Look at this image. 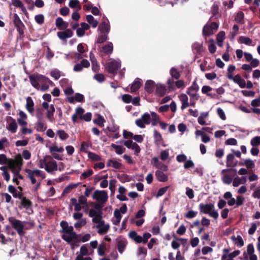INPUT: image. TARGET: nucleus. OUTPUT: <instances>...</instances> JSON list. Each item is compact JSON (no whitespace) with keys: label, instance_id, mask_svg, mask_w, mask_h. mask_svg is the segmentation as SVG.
Segmentation results:
<instances>
[{"label":"nucleus","instance_id":"38","mask_svg":"<svg viewBox=\"0 0 260 260\" xmlns=\"http://www.w3.org/2000/svg\"><path fill=\"white\" fill-rule=\"evenodd\" d=\"M91 146V144L90 143H87L86 142L83 141L81 144L80 150V151L88 153L90 151L87 150V148Z\"/></svg>","mask_w":260,"mask_h":260},{"label":"nucleus","instance_id":"2","mask_svg":"<svg viewBox=\"0 0 260 260\" xmlns=\"http://www.w3.org/2000/svg\"><path fill=\"white\" fill-rule=\"evenodd\" d=\"M199 209L200 213L208 214L215 219L218 217V213L214 210V205L212 203L207 204L201 203L199 206Z\"/></svg>","mask_w":260,"mask_h":260},{"label":"nucleus","instance_id":"8","mask_svg":"<svg viewBox=\"0 0 260 260\" xmlns=\"http://www.w3.org/2000/svg\"><path fill=\"white\" fill-rule=\"evenodd\" d=\"M120 63L115 60H113L107 63L105 69L109 74H116L118 69L120 68Z\"/></svg>","mask_w":260,"mask_h":260},{"label":"nucleus","instance_id":"6","mask_svg":"<svg viewBox=\"0 0 260 260\" xmlns=\"http://www.w3.org/2000/svg\"><path fill=\"white\" fill-rule=\"evenodd\" d=\"M150 115L148 113H145L140 119H137L135 121L136 124L141 128L145 127V124H149L151 123Z\"/></svg>","mask_w":260,"mask_h":260},{"label":"nucleus","instance_id":"15","mask_svg":"<svg viewBox=\"0 0 260 260\" xmlns=\"http://www.w3.org/2000/svg\"><path fill=\"white\" fill-rule=\"evenodd\" d=\"M50 160V161H48L46 167H45V170L49 173H51L52 171H56L57 170V162L52 159Z\"/></svg>","mask_w":260,"mask_h":260},{"label":"nucleus","instance_id":"4","mask_svg":"<svg viewBox=\"0 0 260 260\" xmlns=\"http://www.w3.org/2000/svg\"><path fill=\"white\" fill-rule=\"evenodd\" d=\"M8 220L11 224L12 228L17 232L20 236L24 235L23 230L24 227L21 221L13 217H9Z\"/></svg>","mask_w":260,"mask_h":260},{"label":"nucleus","instance_id":"10","mask_svg":"<svg viewBox=\"0 0 260 260\" xmlns=\"http://www.w3.org/2000/svg\"><path fill=\"white\" fill-rule=\"evenodd\" d=\"M199 90V86L197 83V79L194 80L191 85L187 89L186 93L189 96L196 97V100H198L199 96L194 91L197 92Z\"/></svg>","mask_w":260,"mask_h":260},{"label":"nucleus","instance_id":"58","mask_svg":"<svg viewBox=\"0 0 260 260\" xmlns=\"http://www.w3.org/2000/svg\"><path fill=\"white\" fill-rule=\"evenodd\" d=\"M106 249V245L105 243L100 244L98 248V253L99 255L103 256L105 255V252Z\"/></svg>","mask_w":260,"mask_h":260},{"label":"nucleus","instance_id":"1","mask_svg":"<svg viewBox=\"0 0 260 260\" xmlns=\"http://www.w3.org/2000/svg\"><path fill=\"white\" fill-rule=\"evenodd\" d=\"M29 79L31 85L38 90L40 87L39 83L53 84V82L48 78L41 74H31L29 76Z\"/></svg>","mask_w":260,"mask_h":260},{"label":"nucleus","instance_id":"16","mask_svg":"<svg viewBox=\"0 0 260 260\" xmlns=\"http://www.w3.org/2000/svg\"><path fill=\"white\" fill-rule=\"evenodd\" d=\"M55 25L59 29L64 30L68 28L69 23L63 21L61 17H58L56 19Z\"/></svg>","mask_w":260,"mask_h":260},{"label":"nucleus","instance_id":"3","mask_svg":"<svg viewBox=\"0 0 260 260\" xmlns=\"http://www.w3.org/2000/svg\"><path fill=\"white\" fill-rule=\"evenodd\" d=\"M13 24L19 33L20 38H23L24 36L25 25L21 20L18 15L15 13L13 17Z\"/></svg>","mask_w":260,"mask_h":260},{"label":"nucleus","instance_id":"19","mask_svg":"<svg viewBox=\"0 0 260 260\" xmlns=\"http://www.w3.org/2000/svg\"><path fill=\"white\" fill-rule=\"evenodd\" d=\"M26 101L25 108L29 113L32 114L34 112V102L30 96L26 98Z\"/></svg>","mask_w":260,"mask_h":260},{"label":"nucleus","instance_id":"31","mask_svg":"<svg viewBox=\"0 0 260 260\" xmlns=\"http://www.w3.org/2000/svg\"><path fill=\"white\" fill-rule=\"evenodd\" d=\"M244 14L243 12L239 11L235 16V21L240 24H243L244 23Z\"/></svg>","mask_w":260,"mask_h":260},{"label":"nucleus","instance_id":"57","mask_svg":"<svg viewBox=\"0 0 260 260\" xmlns=\"http://www.w3.org/2000/svg\"><path fill=\"white\" fill-rule=\"evenodd\" d=\"M86 224V220L85 218L81 219L79 221L74 224V227L76 229H80L84 226Z\"/></svg>","mask_w":260,"mask_h":260},{"label":"nucleus","instance_id":"55","mask_svg":"<svg viewBox=\"0 0 260 260\" xmlns=\"http://www.w3.org/2000/svg\"><path fill=\"white\" fill-rule=\"evenodd\" d=\"M11 159H8L6 155L4 154H0V164L1 165H8L9 160Z\"/></svg>","mask_w":260,"mask_h":260},{"label":"nucleus","instance_id":"13","mask_svg":"<svg viewBox=\"0 0 260 260\" xmlns=\"http://www.w3.org/2000/svg\"><path fill=\"white\" fill-rule=\"evenodd\" d=\"M73 35V32L71 29H66L64 31H58L57 33V37L61 40H64L71 38Z\"/></svg>","mask_w":260,"mask_h":260},{"label":"nucleus","instance_id":"41","mask_svg":"<svg viewBox=\"0 0 260 260\" xmlns=\"http://www.w3.org/2000/svg\"><path fill=\"white\" fill-rule=\"evenodd\" d=\"M69 6L73 9L78 8V10H80L81 8L80 2L78 0H70Z\"/></svg>","mask_w":260,"mask_h":260},{"label":"nucleus","instance_id":"33","mask_svg":"<svg viewBox=\"0 0 260 260\" xmlns=\"http://www.w3.org/2000/svg\"><path fill=\"white\" fill-rule=\"evenodd\" d=\"M126 244V241L124 240H121L117 242V249L119 253H122L125 249Z\"/></svg>","mask_w":260,"mask_h":260},{"label":"nucleus","instance_id":"63","mask_svg":"<svg viewBox=\"0 0 260 260\" xmlns=\"http://www.w3.org/2000/svg\"><path fill=\"white\" fill-rule=\"evenodd\" d=\"M251 145L253 146H257L260 145V136H256L253 138L250 141Z\"/></svg>","mask_w":260,"mask_h":260},{"label":"nucleus","instance_id":"46","mask_svg":"<svg viewBox=\"0 0 260 260\" xmlns=\"http://www.w3.org/2000/svg\"><path fill=\"white\" fill-rule=\"evenodd\" d=\"M233 177L229 174H224L222 177V181L224 184H230L233 181Z\"/></svg>","mask_w":260,"mask_h":260},{"label":"nucleus","instance_id":"43","mask_svg":"<svg viewBox=\"0 0 260 260\" xmlns=\"http://www.w3.org/2000/svg\"><path fill=\"white\" fill-rule=\"evenodd\" d=\"M26 172H27L29 175L35 177L36 176H42V172L39 170H30L29 169H26Z\"/></svg>","mask_w":260,"mask_h":260},{"label":"nucleus","instance_id":"20","mask_svg":"<svg viewBox=\"0 0 260 260\" xmlns=\"http://www.w3.org/2000/svg\"><path fill=\"white\" fill-rule=\"evenodd\" d=\"M153 137L155 144L159 145L164 142L162 135L156 129H154L153 131Z\"/></svg>","mask_w":260,"mask_h":260},{"label":"nucleus","instance_id":"11","mask_svg":"<svg viewBox=\"0 0 260 260\" xmlns=\"http://www.w3.org/2000/svg\"><path fill=\"white\" fill-rule=\"evenodd\" d=\"M151 163L153 167L159 169L161 171L166 172L168 170V166L160 161L158 158L156 157L152 158Z\"/></svg>","mask_w":260,"mask_h":260},{"label":"nucleus","instance_id":"54","mask_svg":"<svg viewBox=\"0 0 260 260\" xmlns=\"http://www.w3.org/2000/svg\"><path fill=\"white\" fill-rule=\"evenodd\" d=\"M170 74L172 77L176 79L180 78V74L177 70L175 68H172L170 70Z\"/></svg>","mask_w":260,"mask_h":260},{"label":"nucleus","instance_id":"35","mask_svg":"<svg viewBox=\"0 0 260 260\" xmlns=\"http://www.w3.org/2000/svg\"><path fill=\"white\" fill-rule=\"evenodd\" d=\"M86 20L93 28H95L98 25V21L91 15L86 16Z\"/></svg>","mask_w":260,"mask_h":260},{"label":"nucleus","instance_id":"21","mask_svg":"<svg viewBox=\"0 0 260 260\" xmlns=\"http://www.w3.org/2000/svg\"><path fill=\"white\" fill-rule=\"evenodd\" d=\"M179 99L181 102L182 105L181 107V110H184L186 108L188 107L189 105L188 103V99L187 96L185 94H181L179 96Z\"/></svg>","mask_w":260,"mask_h":260},{"label":"nucleus","instance_id":"18","mask_svg":"<svg viewBox=\"0 0 260 260\" xmlns=\"http://www.w3.org/2000/svg\"><path fill=\"white\" fill-rule=\"evenodd\" d=\"M155 86V82L152 80H147L145 84V90L146 91L150 94L154 91Z\"/></svg>","mask_w":260,"mask_h":260},{"label":"nucleus","instance_id":"30","mask_svg":"<svg viewBox=\"0 0 260 260\" xmlns=\"http://www.w3.org/2000/svg\"><path fill=\"white\" fill-rule=\"evenodd\" d=\"M103 52L106 54H111L113 52V46L111 42H109L102 48Z\"/></svg>","mask_w":260,"mask_h":260},{"label":"nucleus","instance_id":"49","mask_svg":"<svg viewBox=\"0 0 260 260\" xmlns=\"http://www.w3.org/2000/svg\"><path fill=\"white\" fill-rule=\"evenodd\" d=\"M56 133L61 140H65L69 137L68 134L63 130H58Z\"/></svg>","mask_w":260,"mask_h":260},{"label":"nucleus","instance_id":"56","mask_svg":"<svg viewBox=\"0 0 260 260\" xmlns=\"http://www.w3.org/2000/svg\"><path fill=\"white\" fill-rule=\"evenodd\" d=\"M77 255H81L82 256H85L88 254V250L86 245H82L80 249V253L78 254L77 252Z\"/></svg>","mask_w":260,"mask_h":260},{"label":"nucleus","instance_id":"48","mask_svg":"<svg viewBox=\"0 0 260 260\" xmlns=\"http://www.w3.org/2000/svg\"><path fill=\"white\" fill-rule=\"evenodd\" d=\"M36 130L38 132H44L47 126L41 121H39L36 124Z\"/></svg>","mask_w":260,"mask_h":260},{"label":"nucleus","instance_id":"50","mask_svg":"<svg viewBox=\"0 0 260 260\" xmlns=\"http://www.w3.org/2000/svg\"><path fill=\"white\" fill-rule=\"evenodd\" d=\"M231 238L234 240H237V242H236V244L239 247H242L244 245V241L240 236H238L237 238L235 236H232Z\"/></svg>","mask_w":260,"mask_h":260},{"label":"nucleus","instance_id":"39","mask_svg":"<svg viewBox=\"0 0 260 260\" xmlns=\"http://www.w3.org/2000/svg\"><path fill=\"white\" fill-rule=\"evenodd\" d=\"M239 41L241 43L244 44L246 45H251L252 40L249 38L245 36H240L239 38Z\"/></svg>","mask_w":260,"mask_h":260},{"label":"nucleus","instance_id":"42","mask_svg":"<svg viewBox=\"0 0 260 260\" xmlns=\"http://www.w3.org/2000/svg\"><path fill=\"white\" fill-rule=\"evenodd\" d=\"M202 33L203 35L204 36H209L213 34V31L211 27L208 25H206L203 27Z\"/></svg>","mask_w":260,"mask_h":260},{"label":"nucleus","instance_id":"36","mask_svg":"<svg viewBox=\"0 0 260 260\" xmlns=\"http://www.w3.org/2000/svg\"><path fill=\"white\" fill-rule=\"evenodd\" d=\"M71 202L72 205L74 206V210L76 211L79 212L83 208L81 205L77 203V200L76 198H72L71 199Z\"/></svg>","mask_w":260,"mask_h":260},{"label":"nucleus","instance_id":"61","mask_svg":"<svg viewBox=\"0 0 260 260\" xmlns=\"http://www.w3.org/2000/svg\"><path fill=\"white\" fill-rule=\"evenodd\" d=\"M198 214L197 211H194L193 210L189 211L186 212L184 215L185 217L187 219H191L195 217Z\"/></svg>","mask_w":260,"mask_h":260},{"label":"nucleus","instance_id":"59","mask_svg":"<svg viewBox=\"0 0 260 260\" xmlns=\"http://www.w3.org/2000/svg\"><path fill=\"white\" fill-rule=\"evenodd\" d=\"M50 75L55 80H58L60 77V72L56 69L53 70L51 71Z\"/></svg>","mask_w":260,"mask_h":260},{"label":"nucleus","instance_id":"53","mask_svg":"<svg viewBox=\"0 0 260 260\" xmlns=\"http://www.w3.org/2000/svg\"><path fill=\"white\" fill-rule=\"evenodd\" d=\"M90 238H91V236L89 234H86L83 236L81 235V236L79 237L80 239H79V240H77L76 242H78V243L80 242H85L89 241L90 240Z\"/></svg>","mask_w":260,"mask_h":260},{"label":"nucleus","instance_id":"28","mask_svg":"<svg viewBox=\"0 0 260 260\" xmlns=\"http://www.w3.org/2000/svg\"><path fill=\"white\" fill-rule=\"evenodd\" d=\"M156 92L159 96H163L166 93L167 89L163 85H156Z\"/></svg>","mask_w":260,"mask_h":260},{"label":"nucleus","instance_id":"52","mask_svg":"<svg viewBox=\"0 0 260 260\" xmlns=\"http://www.w3.org/2000/svg\"><path fill=\"white\" fill-rule=\"evenodd\" d=\"M93 122L99 126L102 127L104 126V122H105V120L102 116L100 115L97 118L93 120Z\"/></svg>","mask_w":260,"mask_h":260},{"label":"nucleus","instance_id":"51","mask_svg":"<svg viewBox=\"0 0 260 260\" xmlns=\"http://www.w3.org/2000/svg\"><path fill=\"white\" fill-rule=\"evenodd\" d=\"M102 213H99L96 216H94L92 218V222L96 223H99V224H103L104 221L102 220Z\"/></svg>","mask_w":260,"mask_h":260},{"label":"nucleus","instance_id":"24","mask_svg":"<svg viewBox=\"0 0 260 260\" xmlns=\"http://www.w3.org/2000/svg\"><path fill=\"white\" fill-rule=\"evenodd\" d=\"M235 156L233 154H229L226 157V164L227 167H235L237 165V161L234 162Z\"/></svg>","mask_w":260,"mask_h":260},{"label":"nucleus","instance_id":"22","mask_svg":"<svg viewBox=\"0 0 260 260\" xmlns=\"http://www.w3.org/2000/svg\"><path fill=\"white\" fill-rule=\"evenodd\" d=\"M32 202L27 199L26 197H23L21 201L20 204L19 205V208H24L26 209L32 206Z\"/></svg>","mask_w":260,"mask_h":260},{"label":"nucleus","instance_id":"29","mask_svg":"<svg viewBox=\"0 0 260 260\" xmlns=\"http://www.w3.org/2000/svg\"><path fill=\"white\" fill-rule=\"evenodd\" d=\"M55 111V109L53 105H51L49 108L47 110V117L51 122L53 121V115Z\"/></svg>","mask_w":260,"mask_h":260},{"label":"nucleus","instance_id":"47","mask_svg":"<svg viewBox=\"0 0 260 260\" xmlns=\"http://www.w3.org/2000/svg\"><path fill=\"white\" fill-rule=\"evenodd\" d=\"M87 154L88 158L92 161H100L101 160V156L95 153L90 151Z\"/></svg>","mask_w":260,"mask_h":260},{"label":"nucleus","instance_id":"34","mask_svg":"<svg viewBox=\"0 0 260 260\" xmlns=\"http://www.w3.org/2000/svg\"><path fill=\"white\" fill-rule=\"evenodd\" d=\"M78 186V184H74L71 183L69 185L66 186L64 189H63L61 196H63L65 194H68L70 193L72 190L75 188H76Z\"/></svg>","mask_w":260,"mask_h":260},{"label":"nucleus","instance_id":"5","mask_svg":"<svg viewBox=\"0 0 260 260\" xmlns=\"http://www.w3.org/2000/svg\"><path fill=\"white\" fill-rule=\"evenodd\" d=\"M81 236V234H77L74 231L68 235H62V239L69 244H71L72 247L76 245L77 240H79V237Z\"/></svg>","mask_w":260,"mask_h":260},{"label":"nucleus","instance_id":"45","mask_svg":"<svg viewBox=\"0 0 260 260\" xmlns=\"http://www.w3.org/2000/svg\"><path fill=\"white\" fill-rule=\"evenodd\" d=\"M52 159V157L50 155H46L45 156H44L43 159H41L39 161V167H40V168H43L44 167V166H45V167L46 164L48 162L47 161L49 159Z\"/></svg>","mask_w":260,"mask_h":260},{"label":"nucleus","instance_id":"17","mask_svg":"<svg viewBox=\"0 0 260 260\" xmlns=\"http://www.w3.org/2000/svg\"><path fill=\"white\" fill-rule=\"evenodd\" d=\"M98 30L102 34H108L110 30V26L108 23L104 21L99 25Z\"/></svg>","mask_w":260,"mask_h":260},{"label":"nucleus","instance_id":"64","mask_svg":"<svg viewBox=\"0 0 260 260\" xmlns=\"http://www.w3.org/2000/svg\"><path fill=\"white\" fill-rule=\"evenodd\" d=\"M107 35L108 34H104V35L99 36L98 38L96 43L101 44L106 41L108 39Z\"/></svg>","mask_w":260,"mask_h":260},{"label":"nucleus","instance_id":"40","mask_svg":"<svg viewBox=\"0 0 260 260\" xmlns=\"http://www.w3.org/2000/svg\"><path fill=\"white\" fill-rule=\"evenodd\" d=\"M121 164L113 159H109L107 163L108 166H112L113 168L118 169L121 166Z\"/></svg>","mask_w":260,"mask_h":260},{"label":"nucleus","instance_id":"9","mask_svg":"<svg viewBox=\"0 0 260 260\" xmlns=\"http://www.w3.org/2000/svg\"><path fill=\"white\" fill-rule=\"evenodd\" d=\"M23 163V159L20 154L17 155L15 160L11 159L9 160V167L11 169L14 170L15 168H18L20 170Z\"/></svg>","mask_w":260,"mask_h":260},{"label":"nucleus","instance_id":"14","mask_svg":"<svg viewBox=\"0 0 260 260\" xmlns=\"http://www.w3.org/2000/svg\"><path fill=\"white\" fill-rule=\"evenodd\" d=\"M90 66V63L87 59H82L80 63H77L74 67V71L75 72H80L83 70V68H88Z\"/></svg>","mask_w":260,"mask_h":260},{"label":"nucleus","instance_id":"60","mask_svg":"<svg viewBox=\"0 0 260 260\" xmlns=\"http://www.w3.org/2000/svg\"><path fill=\"white\" fill-rule=\"evenodd\" d=\"M35 20L39 24H42L44 22V16L43 14H38L35 16Z\"/></svg>","mask_w":260,"mask_h":260},{"label":"nucleus","instance_id":"26","mask_svg":"<svg viewBox=\"0 0 260 260\" xmlns=\"http://www.w3.org/2000/svg\"><path fill=\"white\" fill-rule=\"evenodd\" d=\"M155 176L160 182H165L168 180V176L160 170H157L155 172Z\"/></svg>","mask_w":260,"mask_h":260},{"label":"nucleus","instance_id":"7","mask_svg":"<svg viewBox=\"0 0 260 260\" xmlns=\"http://www.w3.org/2000/svg\"><path fill=\"white\" fill-rule=\"evenodd\" d=\"M92 198L100 203L105 204L107 202L108 197L106 191L96 190L92 194Z\"/></svg>","mask_w":260,"mask_h":260},{"label":"nucleus","instance_id":"44","mask_svg":"<svg viewBox=\"0 0 260 260\" xmlns=\"http://www.w3.org/2000/svg\"><path fill=\"white\" fill-rule=\"evenodd\" d=\"M193 50L195 51L197 53H199L203 51L202 44L198 42L194 43L192 45Z\"/></svg>","mask_w":260,"mask_h":260},{"label":"nucleus","instance_id":"32","mask_svg":"<svg viewBox=\"0 0 260 260\" xmlns=\"http://www.w3.org/2000/svg\"><path fill=\"white\" fill-rule=\"evenodd\" d=\"M141 85L142 83L139 79L135 80L131 87V92H134L137 91L140 88Z\"/></svg>","mask_w":260,"mask_h":260},{"label":"nucleus","instance_id":"12","mask_svg":"<svg viewBox=\"0 0 260 260\" xmlns=\"http://www.w3.org/2000/svg\"><path fill=\"white\" fill-rule=\"evenodd\" d=\"M60 225L62 228V230L60 231V232L63 233V235H68L74 231L73 227L72 226H69V224L66 221H61L60 223Z\"/></svg>","mask_w":260,"mask_h":260},{"label":"nucleus","instance_id":"23","mask_svg":"<svg viewBox=\"0 0 260 260\" xmlns=\"http://www.w3.org/2000/svg\"><path fill=\"white\" fill-rule=\"evenodd\" d=\"M7 120L11 121V122L9 125L8 129L13 133H16L18 127L16 120L11 116L8 117Z\"/></svg>","mask_w":260,"mask_h":260},{"label":"nucleus","instance_id":"62","mask_svg":"<svg viewBox=\"0 0 260 260\" xmlns=\"http://www.w3.org/2000/svg\"><path fill=\"white\" fill-rule=\"evenodd\" d=\"M219 12V6L217 3H214L211 8V13L213 16H216Z\"/></svg>","mask_w":260,"mask_h":260},{"label":"nucleus","instance_id":"27","mask_svg":"<svg viewBox=\"0 0 260 260\" xmlns=\"http://www.w3.org/2000/svg\"><path fill=\"white\" fill-rule=\"evenodd\" d=\"M98 228H100L98 233L100 235H103L107 233L110 228V225L107 224H99L97 225Z\"/></svg>","mask_w":260,"mask_h":260},{"label":"nucleus","instance_id":"25","mask_svg":"<svg viewBox=\"0 0 260 260\" xmlns=\"http://www.w3.org/2000/svg\"><path fill=\"white\" fill-rule=\"evenodd\" d=\"M129 237L135 241L137 243H142V237L137 234V233L135 231H131L128 234Z\"/></svg>","mask_w":260,"mask_h":260},{"label":"nucleus","instance_id":"37","mask_svg":"<svg viewBox=\"0 0 260 260\" xmlns=\"http://www.w3.org/2000/svg\"><path fill=\"white\" fill-rule=\"evenodd\" d=\"M111 146L115 149V152L117 154H122L125 151V148L122 147L121 146L117 145L114 143H112Z\"/></svg>","mask_w":260,"mask_h":260}]
</instances>
